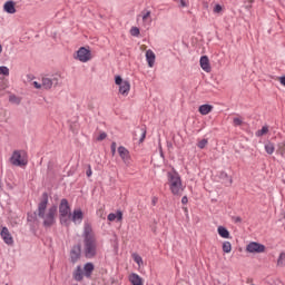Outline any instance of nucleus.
I'll return each mask as SVG.
<instances>
[{"label": "nucleus", "instance_id": "nucleus-1", "mask_svg": "<svg viewBox=\"0 0 285 285\" xmlns=\"http://www.w3.org/2000/svg\"><path fill=\"white\" fill-rule=\"evenodd\" d=\"M83 255L87 259H95L99 250V242L90 223H85L82 232Z\"/></svg>", "mask_w": 285, "mask_h": 285}, {"label": "nucleus", "instance_id": "nucleus-2", "mask_svg": "<svg viewBox=\"0 0 285 285\" xmlns=\"http://www.w3.org/2000/svg\"><path fill=\"white\" fill-rule=\"evenodd\" d=\"M48 193L42 194V199L38 204V217L42 219V225L45 228H50L55 226L57 222V205L51 206L48 210ZM47 210V212H46Z\"/></svg>", "mask_w": 285, "mask_h": 285}, {"label": "nucleus", "instance_id": "nucleus-3", "mask_svg": "<svg viewBox=\"0 0 285 285\" xmlns=\"http://www.w3.org/2000/svg\"><path fill=\"white\" fill-rule=\"evenodd\" d=\"M167 181L171 195L180 197L181 193H184V185L181 184V176H179V173L175 171V169L168 171Z\"/></svg>", "mask_w": 285, "mask_h": 285}, {"label": "nucleus", "instance_id": "nucleus-4", "mask_svg": "<svg viewBox=\"0 0 285 285\" xmlns=\"http://www.w3.org/2000/svg\"><path fill=\"white\" fill-rule=\"evenodd\" d=\"M70 215H72L70 212V204H68V199L63 198L60 200L59 205V219L61 226H70Z\"/></svg>", "mask_w": 285, "mask_h": 285}, {"label": "nucleus", "instance_id": "nucleus-5", "mask_svg": "<svg viewBox=\"0 0 285 285\" xmlns=\"http://www.w3.org/2000/svg\"><path fill=\"white\" fill-rule=\"evenodd\" d=\"M42 81V90H52V88H57V86H61V75L53 73L43 76L41 78Z\"/></svg>", "mask_w": 285, "mask_h": 285}, {"label": "nucleus", "instance_id": "nucleus-6", "mask_svg": "<svg viewBox=\"0 0 285 285\" xmlns=\"http://www.w3.org/2000/svg\"><path fill=\"white\" fill-rule=\"evenodd\" d=\"M10 161L12 166L23 168V166H28V153L26 150H14L10 157Z\"/></svg>", "mask_w": 285, "mask_h": 285}, {"label": "nucleus", "instance_id": "nucleus-7", "mask_svg": "<svg viewBox=\"0 0 285 285\" xmlns=\"http://www.w3.org/2000/svg\"><path fill=\"white\" fill-rule=\"evenodd\" d=\"M115 83L116 86H119L120 95L128 97V94L130 92V82L128 80H124L121 76H116Z\"/></svg>", "mask_w": 285, "mask_h": 285}, {"label": "nucleus", "instance_id": "nucleus-8", "mask_svg": "<svg viewBox=\"0 0 285 285\" xmlns=\"http://www.w3.org/2000/svg\"><path fill=\"white\" fill-rule=\"evenodd\" d=\"M75 59H77L78 61H81V63H88V61L92 59V52L90 51V49H86V47H81L78 49Z\"/></svg>", "mask_w": 285, "mask_h": 285}, {"label": "nucleus", "instance_id": "nucleus-9", "mask_svg": "<svg viewBox=\"0 0 285 285\" xmlns=\"http://www.w3.org/2000/svg\"><path fill=\"white\" fill-rule=\"evenodd\" d=\"M118 155L120 159H122L125 166H130L132 164L130 151L126 147L124 146L118 147Z\"/></svg>", "mask_w": 285, "mask_h": 285}, {"label": "nucleus", "instance_id": "nucleus-10", "mask_svg": "<svg viewBox=\"0 0 285 285\" xmlns=\"http://www.w3.org/2000/svg\"><path fill=\"white\" fill-rule=\"evenodd\" d=\"M247 253H264L266 250V246L257 243V242H252L246 246Z\"/></svg>", "mask_w": 285, "mask_h": 285}, {"label": "nucleus", "instance_id": "nucleus-11", "mask_svg": "<svg viewBox=\"0 0 285 285\" xmlns=\"http://www.w3.org/2000/svg\"><path fill=\"white\" fill-rule=\"evenodd\" d=\"M70 222H73L76 226H79V224L83 222V212L81 210V208L73 209V212L70 215Z\"/></svg>", "mask_w": 285, "mask_h": 285}, {"label": "nucleus", "instance_id": "nucleus-12", "mask_svg": "<svg viewBox=\"0 0 285 285\" xmlns=\"http://www.w3.org/2000/svg\"><path fill=\"white\" fill-rule=\"evenodd\" d=\"M0 237L3 239L7 246H12V244H14V239L12 238V234H10L8 227H2Z\"/></svg>", "mask_w": 285, "mask_h": 285}, {"label": "nucleus", "instance_id": "nucleus-13", "mask_svg": "<svg viewBox=\"0 0 285 285\" xmlns=\"http://www.w3.org/2000/svg\"><path fill=\"white\" fill-rule=\"evenodd\" d=\"M142 19V26L144 28H149V26L153 23V12L150 10H142L140 14Z\"/></svg>", "mask_w": 285, "mask_h": 285}, {"label": "nucleus", "instance_id": "nucleus-14", "mask_svg": "<svg viewBox=\"0 0 285 285\" xmlns=\"http://www.w3.org/2000/svg\"><path fill=\"white\" fill-rule=\"evenodd\" d=\"M80 257H81V246H79V245L73 246L70 252V259H71L72 264H77V262H79Z\"/></svg>", "mask_w": 285, "mask_h": 285}, {"label": "nucleus", "instance_id": "nucleus-15", "mask_svg": "<svg viewBox=\"0 0 285 285\" xmlns=\"http://www.w3.org/2000/svg\"><path fill=\"white\" fill-rule=\"evenodd\" d=\"M85 276L86 275L83 274V268L81 267V265H78L72 273L73 279L76 282H82Z\"/></svg>", "mask_w": 285, "mask_h": 285}, {"label": "nucleus", "instance_id": "nucleus-16", "mask_svg": "<svg viewBox=\"0 0 285 285\" xmlns=\"http://www.w3.org/2000/svg\"><path fill=\"white\" fill-rule=\"evenodd\" d=\"M199 63H200V68L205 72H210V60L208 59V56L200 57Z\"/></svg>", "mask_w": 285, "mask_h": 285}, {"label": "nucleus", "instance_id": "nucleus-17", "mask_svg": "<svg viewBox=\"0 0 285 285\" xmlns=\"http://www.w3.org/2000/svg\"><path fill=\"white\" fill-rule=\"evenodd\" d=\"M129 282L131 285H144V278L137 273H131L129 275Z\"/></svg>", "mask_w": 285, "mask_h": 285}, {"label": "nucleus", "instance_id": "nucleus-18", "mask_svg": "<svg viewBox=\"0 0 285 285\" xmlns=\"http://www.w3.org/2000/svg\"><path fill=\"white\" fill-rule=\"evenodd\" d=\"M94 271H95V264H92V263L85 264V266L82 268L85 277H87L88 279H89V277L92 276Z\"/></svg>", "mask_w": 285, "mask_h": 285}, {"label": "nucleus", "instance_id": "nucleus-19", "mask_svg": "<svg viewBox=\"0 0 285 285\" xmlns=\"http://www.w3.org/2000/svg\"><path fill=\"white\" fill-rule=\"evenodd\" d=\"M155 59H156L155 52L153 50L148 49L146 51V61H147L149 68H153L155 66Z\"/></svg>", "mask_w": 285, "mask_h": 285}, {"label": "nucleus", "instance_id": "nucleus-20", "mask_svg": "<svg viewBox=\"0 0 285 285\" xmlns=\"http://www.w3.org/2000/svg\"><path fill=\"white\" fill-rule=\"evenodd\" d=\"M217 233L219 235V237H222L223 239H230V232H228V229L224 226H219L217 228Z\"/></svg>", "mask_w": 285, "mask_h": 285}, {"label": "nucleus", "instance_id": "nucleus-21", "mask_svg": "<svg viewBox=\"0 0 285 285\" xmlns=\"http://www.w3.org/2000/svg\"><path fill=\"white\" fill-rule=\"evenodd\" d=\"M3 9H4V12H8V14H14V12H17L13 1H7L3 6Z\"/></svg>", "mask_w": 285, "mask_h": 285}, {"label": "nucleus", "instance_id": "nucleus-22", "mask_svg": "<svg viewBox=\"0 0 285 285\" xmlns=\"http://www.w3.org/2000/svg\"><path fill=\"white\" fill-rule=\"evenodd\" d=\"M200 115H209V112H213V106L210 105H202L198 109Z\"/></svg>", "mask_w": 285, "mask_h": 285}, {"label": "nucleus", "instance_id": "nucleus-23", "mask_svg": "<svg viewBox=\"0 0 285 285\" xmlns=\"http://www.w3.org/2000/svg\"><path fill=\"white\" fill-rule=\"evenodd\" d=\"M265 153H267V155H273V153H275V144L273 142L265 144Z\"/></svg>", "mask_w": 285, "mask_h": 285}, {"label": "nucleus", "instance_id": "nucleus-24", "mask_svg": "<svg viewBox=\"0 0 285 285\" xmlns=\"http://www.w3.org/2000/svg\"><path fill=\"white\" fill-rule=\"evenodd\" d=\"M233 250V245L230 244V242L225 240L223 243V253H230Z\"/></svg>", "mask_w": 285, "mask_h": 285}, {"label": "nucleus", "instance_id": "nucleus-25", "mask_svg": "<svg viewBox=\"0 0 285 285\" xmlns=\"http://www.w3.org/2000/svg\"><path fill=\"white\" fill-rule=\"evenodd\" d=\"M132 259L139 267L144 266V258L139 254H132Z\"/></svg>", "mask_w": 285, "mask_h": 285}, {"label": "nucleus", "instance_id": "nucleus-26", "mask_svg": "<svg viewBox=\"0 0 285 285\" xmlns=\"http://www.w3.org/2000/svg\"><path fill=\"white\" fill-rule=\"evenodd\" d=\"M264 135H268V126L266 125L256 131V137H264Z\"/></svg>", "mask_w": 285, "mask_h": 285}, {"label": "nucleus", "instance_id": "nucleus-27", "mask_svg": "<svg viewBox=\"0 0 285 285\" xmlns=\"http://www.w3.org/2000/svg\"><path fill=\"white\" fill-rule=\"evenodd\" d=\"M277 153L281 155V157H283V159L285 160V140L283 142L278 144V149Z\"/></svg>", "mask_w": 285, "mask_h": 285}, {"label": "nucleus", "instance_id": "nucleus-28", "mask_svg": "<svg viewBox=\"0 0 285 285\" xmlns=\"http://www.w3.org/2000/svg\"><path fill=\"white\" fill-rule=\"evenodd\" d=\"M9 101L10 104H16L17 106H19L21 104V98L17 97L16 95H11L9 97Z\"/></svg>", "mask_w": 285, "mask_h": 285}, {"label": "nucleus", "instance_id": "nucleus-29", "mask_svg": "<svg viewBox=\"0 0 285 285\" xmlns=\"http://www.w3.org/2000/svg\"><path fill=\"white\" fill-rule=\"evenodd\" d=\"M220 179H227L226 184H228V186H230V184H233V178L229 177L228 174H226V171L220 173Z\"/></svg>", "mask_w": 285, "mask_h": 285}, {"label": "nucleus", "instance_id": "nucleus-30", "mask_svg": "<svg viewBox=\"0 0 285 285\" xmlns=\"http://www.w3.org/2000/svg\"><path fill=\"white\" fill-rule=\"evenodd\" d=\"M277 266H285V253L284 252H282L279 254V257L277 259Z\"/></svg>", "mask_w": 285, "mask_h": 285}, {"label": "nucleus", "instance_id": "nucleus-31", "mask_svg": "<svg viewBox=\"0 0 285 285\" xmlns=\"http://www.w3.org/2000/svg\"><path fill=\"white\" fill-rule=\"evenodd\" d=\"M0 75H3L4 77H9L10 76V69L6 66H1L0 67Z\"/></svg>", "mask_w": 285, "mask_h": 285}, {"label": "nucleus", "instance_id": "nucleus-32", "mask_svg": "<svg viewBox=\"0 0 285 285\" xmlns=\"http://www.w3.org/2000/svg\"><path fill=\"white\" fill-rule=\"evenodd\" d=\"M206 146H208V139H202L198 141V148H200V150H204Z\"/></svg>", "mask_w": 285, "mask_h": 285}, {"label": "nucleus", "instance_id": "nucleus-33", "mask_svg": "<svg viewBox=\"0 0 285 285\" xmlns=\"http://www.w3.org/2000/svg\"><path fill=\"white\" fill-rule=\"evenodd\" d=\"M130 35H131V37H139V28L132 27L130 29Z\"/></svg>", "mask_w": 285, "mask_h": 285}, {"label": "nucleus", "instance_id": "nucleus-34", "mask_svg": "<svg viewBox=\"0 0 285 285\" xmlns=\"http://www.w3.org/2000/svg\"><path fill=\"white\" fill-rule=\"evenodd\" d=\"M233 124L234 126H242V124H244V120L239 117H236L233 119Z\"/></svg>", "mask_w": 285, "mask_h": 285}, {"label": "nucleus", "instance_id": "nucleus-35", "mask_svg": "<svg viewBox=\"0 0 285 285\" xmlns=\"http://www.w3.org/2000/svg\"><path fill=\"white\" fill-rule=\"evenodd\" d=\"M144 139H146V129L141 128L139 144H142Z\"/></svg>", "mask_w": 285, "mask_h": 285}, {"label": "nucleus", "instance_id": "nucleus-36", "mask_svg": "<svg viewBox=\"0 0 285 285\" xmlns=\"http://www.w3.org/2000/svg\"><path fill=\"white\" fill-rule=\"evenodd\" d=\"M222 10H223V8L220 7V4H215V7H214L215 14H222Z\"/></svg>", "mask_w": 285, "mask_h": 285}, {"label": "nucleus", "instance_id": "nucleus-37", "mask_svg": "<svg viewBox=\"0 0 285 285\" xmlns=\"http://www.w3.org/2000/svg\"><path fill=\"white\" fill-rule=\"evenodd\" d=\"M32 86L36 88V90H41L43 88L42 82L33 81Z\"/></svg>", "mask_w": 285, "mask_h": 285}, {"label": "nucleus", "instance_id": "nucleus-38", "mask_svg": "<svg viewBox=\"0 0 285 285\" xmlns=\"http://www.w3.org/2000/svg\"><path fill=\"white\" fill-rule=\"evenodd\" d=\"M108 137V135L106 132H101L98 137H97V141H104V139H106Z\"/></svg>", "mask_w": 285, "mask_h": 285}, {"label": "nucleus", "instance_id": "nucleus-39", "mask_svg": "<svg viewBox=\"0 0 285 285\" xmlns=\"http://www.w3.org/2000/svg\"><path fill=\"white\" fill-rule=\"evenodd\" d=\"M245 3H246L245 8L247 10H250V8L253 7V0H246Z\"/></svg>", "mask_w": 285, "mask_h": 285}, {"label": "nucleus", "instance_id": "nucleus-40", "mask_svg": "<svg viewBox=\"0 0 285 285\" xmlns=\"http://www.w3.org/2000/svg\"><path fill=\"white\" fill-rule=\"evenodd\" d=\"M107 219L109 222H115V219H117V215L111 213V214L108 215Z\"/></svg>", "mask_w": 285, "mask_h": 285}, {"label": "nucleus", "instance_id": "nucleus-41", "mask_svg": "<svg viewBox=\"0 0 285 285\" xmlns=\"http://www.w3.org/2000/svg\"><path fill=\"white\" fill-rule=\"evenodd\" d=\"M87 177H92V167L88 165V169L86 171Z\"/></svg>", "mask_w": 285, "mask_h": 285}, {"label": "nucleus", "instance_id": "nucleus-42", "mask_svg": "<svg viewBox=\"0 0 285 285\" xmlns=\"http://www.w3.org/2000/svg\"><path fill=\"white\" fill-rule=\"evenodd\" d=\"M116 219H117L118 222H121V219H124V214H122L121 212H117V214H116Z\"/></svg>", "mask_w": 285, "mask_h": 285}, {"label": "nucleus", "instance_id": "nucleus-43", "mask_svg": "<svg viewBox=\"0 0 285 285\" xmlns=\"http://www.w3.org/2000/svg\"><path fill=\"white\" fill-rule=\"evenodd\" d=\"M117 153V142L111 144V154L115 155Z\"/></svg>", "mask_w": 285, "mask_h": 285}, {"label": "nucleus", "instance_id": "nucleus-44", "mask_svg": "<svg viewBox=\"0 0 285 285\" xmlns=\"http://www.w3.org/2000/svg\"><path fill=\"white\" fill-rule=\"evenodd\" d=\"M159 202V198H157V196H154L153 198H151V204H153V206H157V203Z\"/></svg>", "mask_w": 285, "mask_h": 285}, {"label": "nucleus", "instance_id": "nucleus-45", "mask_svg": "<svg viewBox=\"0 0 285 285\" xmlns=\"http://www.w3.org/2000/svg\"><path fill=\"white\" fill-rule=\"evenodd\" d=\"M233 220L235 222V224H240L242 217L235 216V217L233 218Z\"/></svg>", "mask_w": 285, "mask_h": 285}, {"label": "nucleus", "instance_id": "nucleus-46", "mask_svg": "<svg viewBox=\"0 0 285 285\" xmlns=\"http://www.w3.org/2000/svg\"><path fill=\"white\" fill-rule=\"evenodd\" d=\"M181 204H184V205L188 204V197L187 196H184L181 198Z\"/></svg>", "mask_w": 285, "mask_h": 285}, {"label": "nucleus", "instance_id": "nucleus-47", "mask_svg": "<svg viewBox=\"0 0 285 285\" xmlns=\"http://www.w3.org/2000/svg\"><path fill=\"white\" fill-rule=\"evenodd\" d=\"M279 82L282 83V86H285V76L279 78Z\"/></svg>", "mask_w": 285, "mask_h": 285}, {"label": "nucleus", "instance_id": "nucleus-48", "mask_svg": "<svg viewBox=\"0 0 285 285\" xmlns=\"http://www.w3.org/2000/svg\"><path fill=\"white\" fill-rule=\"evenodd\" d=\"M180 4L183 6V8H186V2L184 0L180 1Z\"/></svg>", "mask_w": 285, "mask_h": 285}, {"label": "nucleus", "instance_id": "nucleus-49", "mask_svg": "<svg viewBox=\"0 0 285 285\" xmlns=\"http://www.w3.org/2000/svg\"><path fill=\"white\" fill-rule=\"evenodd\" d=\"M3 52V47L0 45V55Z\"/></svg>", "mask_w": 285, "mask_h": 285}, {"label": "nucleus", "instance_id": "nucleus-50", "mask_svg": "<svg viewBox=\"0 0 285 285\" xmlns=\"http://www.w3.org/2000/svg\"><path fill=\"white\" fill-rule=\"evenodd\" d=\"M4 285H8V284H4Z\"/></svg>", "mask_w": 285, "mask_h": 285}]
</instances>
